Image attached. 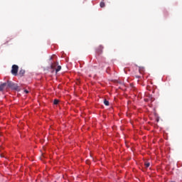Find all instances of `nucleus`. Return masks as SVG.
Instances as JSON below:
<instances>
[{"instance_id":"obj_5","label":"nucleus","mask_w":182,"mask_h":182,"mask_svg":"<svg viewBox=\"0 0 182 182\" xmlns=\"http://www.w3.org/2000/svg\"><path fill=\"white\" fill-rule=\"evenodd\" d=\"M4 86H6V83H3L0 85V92H2L3 90H5V88Z\"/></svg>"},{"instance_id":"obj_14","label":"nucleus","mask_w":182,"mask_h":182,"mask_svg":"<svg viewBox=\"0 0 182 182\" xmlns=\"http://www.w3.org/2000/svg\"><path fill=\"white\" fill-rule=\"evenodd\" d=\"M136 77L139 78V77H140V76H139V75H136Z\"/></svg>"},{"instance_id":"obj_4","label":"nucleus","mask_w":182,"mask_h":182,"mask_svg":"<svg viewBox=\"0 0 182 182\" xmlns=\"http://www.w3.org/2000/svg\"><path fill=\"white\" fill-rule=\"evenodd\" d=\"M58 65H59L58 63H54L51 64L50 68L53 70V72L55 70V69H56V66H58Z\"/></svg>"},{"instance_id":"obj_11","label":"nucleus","mask_w":182,"mask_h":182,"mask_svg":"<svg viewBox=\"0 0 182 182\" xmlns=\"http://www.w3.org/2000/svg\"><path fill=\"white\" fill-rule=\"evenodd\" d=\"M104 105H105V106H109V101H107V100H105Z\"/></svg>"},{"instance_id":"obj_3","label":"nucleus","mask_w":182,"mask_h":182,"mask_svg":"<svg viewBox=\"0 0 182 182\" xmlns=\"http://www.w3.org/2000/svg\"><path fill=\"white\" fill-rule=\"evenodd\" d=\"M103 49H104L103 46L100 45V46L96 49V53H97L98 55H101V53H103Z\"/></svg>"},{"instance_id":"obj_8","label":"nucleus","mask_w":182,"mask_h":182,"mask_svg":"<svg viewBox=\"0 0 182 182\" xmlns=\"http://www.w3.org/2000/svg\"><path fill=\"white\" fill-rule=\"evenodd\" d=\"M60 69H62V67L60 65H58L57 68H55V73H58V72H60Z\"/></svg>"},{"instance_id":"obj_9","label":"nucleus","mask_w":182,"mask_h":182,"mask_svg":"<svg viewBox=\"0 0 182 182\" xmlns=\"http://www.w3.org/2000/svg\"><path fill=\"white\" fill-rule=\"evenodd\" d=\"M144 166L146 168H149L150 167V162H145Z\"/></svg>"},{"instance_id":"obj_10","label":"nucleus","mask_w":182,"mask_h":182,"mask_svg":"<svg viewBox=\"0 0 182 182\" xmlns=\"http://www.w3.org/2000/svg\"><path fill=\"white\" fill-rule=\"evenodd\" d=\"M100 8H105V4L104 1H101L100 4Z\"/></svg>"},{"instance_id":"obj_7","label":"nucleus","mask_w":182,"mask_h":182,"mask_svg":"<svg viewBox=\"0 0 182 182\" xmlns=\"http://www.w3.org/2000/svg\"><path fill=\"white\" fill-rule=\"evenodd\" d=\"M18 75L21 77L25 75V70H20Z\"/></svg>"},{"instance_id":"obj_12","label":"nucleus","mask_w":182,"mask_h":182,"mask_svg":"<svg viewBox=\"0 0 182 182\" xmlns=\"http://www.w3.org/2000/svg\"><path fill=\"white\" fill-rule=\"evenodd\" d=\"M59 103V100H54V101H53V104L54 105H58Z\"/></svg>"},{"instance_id":"obj_1","label":"nucleus","mask_w":182,"mask_h":182,"mask_svg":"<svg viewBox=\"0 0 182 182\" xmlns=\"http://www.w3.org/2000/svg\"><path fill=\"white\" fill-rule=\"evenodd\" d=\"M9 89H11L12 90H19V86L12 81H9Z\"/></svg>"},{"instance_id":"obj_6","label":"nucleus","mask_w":182,"mask_h":182,"mask_svg":"<svg viewBox=\"0 0 182 182\" xmlns=\"http://www.w3.org/2000/svg\"><path fill=\"white\" fill-rule=\"evenodd\" d=\"M6 83V86H4V90H8V89H9V81H7V82H4Z\"/></svg>"},{"instance_id":"obj_13","label":"nucleus","mask_w":182,"mask_h":182,"mask_svg":"<svg viewBox=\"0 0 182 182\" xmlns=\"http://www.w3.org/2000/svg\"><path fill=\"white\" fill-rule=\"evenodd\" d=\"M24 92H26V94L28 95V93H29V91H28V90H25Z\"/></svg>"},{"instance_id":"obj_2","label":"nucleus","mask_w":182,"mask_h":182,"mask_svg":"<svg viewBox=\"0 0 182 182\" xmlns=\"http://www.w3.org/2000/svg\"><path fill=\"white\" fill-rule=\"evenodd\" d=\"M19 69V67H18V65H14L12 66V69H11V73L12 75H14V76H16V75H18V70Z\"/></svg>"}]
</instances>
